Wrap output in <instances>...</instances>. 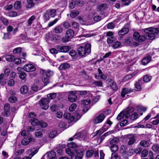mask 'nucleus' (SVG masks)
<instances>
[{
  "instance_id": "nucleus-1",
  "label": "nucleus",
  "mask_w": 159,
  "mask_h": 159,
  "mask_svg": "<svg viewBox=\"0 0 159 159\" xmlns=\"http://www.w3.org/2000/svg\"><path fill=\"white\" fill-rule=\"evenodd\" d=\"M79 54L81 56L88 55L91 52V45L86 43L84 46H80L78 49Z\"/></svg>"
},
{
  "instance_id": "nucleus-2",
  "label": "nucleus",
  "mask_w": 159,
  "mask_h": 159,
  "mask_svg": "<svg viewBox=\"0 0 159 159\" xmlns=\"http://www.w3.org/2000/svg\"><path fill=\"white\" fill-rule=\"evenodd\" d=\"M146 36H148L150 39H154L155 34L159 32V28H148L145 29L144 30Z\"/></svg>"
},
{
  "instance_id": "nucleus-3",
  "label": "nucleus",
  "mask_w": 159,
  "mask_h": 159,
  "mask_svg": "<svg viewBox=\"0 0 159 159\" xmlns=\"http://www.w3.org/2000/svg\"><path fill=\"white\" fill-rule=\"evenodd\" d=\"M89 137L87 131L85 130H82L75 134L73 138L71 137L69 139V140L71 141L74 139H78L81 140H86Z\"/></svg>"
},
{
  "instance_id": "nucleus-4",
  "label": "nucleus",
  "mask_w": 159,
  "mask_h": 159,
  "mask_svg": "<svg viewBox=\"0 0 159 159\" xmlns=\"http://www.w3.org/2000/svg\"><path fill=\"white\" fill-rule=\"evenodd\" d=\"M50 100L47 98H42L39 101V104L41 108L44 110H47L49 107Z\"/></svg>"
},
{
  "instance_id": "nucleus-5",
  "label": "nucleus",
  "mask_w": 159,
  "mask_h": 159,
  "mask_svg": "<svg viewBox=\"0 0 159 159\" xmlns=\"http://www.w3.org/2000/svg\"><path fill=\"white\" fill-rule=\"evenodd\" d=\"M38 149H35L34 148L28 149L26 152V153L29 155V156L25 157L22 159H31V158L38 152Z\"/></svg>"
},
{
  "instance_id": "nucleus-6",
  "label": "nucleus",
  "mask_w": 159,
  "mask_h": 159,
  "mask_svg": "<svg viewBox=\"0 0 159 159\" xmlns=\"http://www.w3.org/2000/svg\"><path fill=\"white\" fill-rule=\"evenodd\" d=\"M77 91H71L68 92V99L70 102H72L76 101L77 99V97L75 95Z\"/></svg>"
},
{
  "instance_id": "nucleus-7",
  "label": "nucleus",
  "mask_w": 159,
  "mask_h": 159,
  "mask_svg": "<svg viewBox=\"0 0 159 159\" xmlns=\"http://www.w3.org/2000/svg\"><path fill=\"white\" fill-rule=\"evenodd\" d=\"M133 37L134 39L139 42L144 41L146 39V37L144 35H140L138 32H135L134 33Z\"/></svg>"
},
{
  "instance_id": "nucleus-8",
  "label": "nucleus",
  "mask_w": 159,
  "mask_h": 159,
  "mask_svg": "<svg viewBox=\"0 0 159 159\" xmlns=\"http://www.w3.org/2000/svg\"><path fill=\"white\" fill-rule=\"evenodd\" d=\"M105 118V116L103 113L98 115L97 116L94 117L93 119V123L97 124L102 122Z\"/></svg>"
},
{
  "instance_id": "nucleus-9",
  "label": "nucleus",
  "mask_w": 159,
  "mask_h": 159,
  "mask_svg": "<svg viewBox=\"0 0 159 159\" xmlns=\"http://www.w3.org/2000/svg\"><path fill=\"white\" fill-rule=\"evenodd\" d=\"M23 70L27 72H32L35 70V67L32 64H27L23 67Z\"/></svg>"
},
{
  "instance_id": "nucleus-10",
  "label": "nucleus",
  "mask_w": 159,
  "mask_h": 159,
  "mask_svg": "<svg viewBox=\"0 0 159 159\" xmlns=\"http://www.w3.org/2000/svg\"><path fill=\"white\" fill-rule=\"evenodd\" d=\"M133 89L130 88H125L122 89L121 93V96L122 98L125 97V95L133 92Z\"/></svg>"
},
{
  "instance_id": "nucleus-11",
  "label": "nucleus",
  "mask_w": 159,
  "mask_h": 159,
  "mask_svg": "<svg viewBox=\"0 0 159 159\" xmlns=\"http://www.w3.org/2000/svg\"><path fill=\"white\" fill-rule=\"evenodd\" d=\"M56 48L60 52H67L69 50L70 48L68 46H61L57 45L56 46Z\"/></svg>"
},
{
  "instance_id": "nucleus-12",
  "label": "nucleus",
  "mask_w": 159,
  "mask_h": 159,
  "mask_svg": "<svg viewBox=\"0 0 159 159\" xmlns=\"http://www.w3.org/2000/svg\"><path fill=\"white\" fill-rule=\"evenodd\" d=\"M64 117L67 120L68 123H71L74 120V116L69 112H66L64 113Z\"/></svg>"
},
{
  "instance_id": "nucleus-13",
  "label": "nucleus",
  "mask_w": 159,
  "mask_h": 159,
  "mask_svg": "<svg viewBox=\"0 0 159 159\" xmlns=\"http://www.w3.org/2000/svg\"><path fill=\"white\" fill-rule=\"evenodd\" d=\"M84 155V152L82 151L80 152L75 151V153L73 156L71 157V159H82Z\"/></svg>"
},
{
  "instance_id": "nucleus-14",
  "label": "nucleus",
  "mask_w": 159,
  "mask_h": 159,
  "mask_svg": "<svg viewBox=\"0 0 159 159\" xmlns=\"http://www.w3.org/2000/svg\"><path fill=\"white\" fill-rule=\"evenodd\" d=\"M33 140H34L33 138L31 137H27L22 140L21 143L23 145H26L32 141Z\"/></svg>"
},
{
  "instance_id": "nucleus-15",
  "label": "nucleus",
  "mask_w": 159,
  "mask_h": 159,
  "mask_svg": "<svg viewBox=\"0 0 159 159\" xmlns=\"http://www.w3.org/2000/svg\"><path fill=\"white\" fill-rule=\"evenodd\" d=\"M74 32L72 30L69 29L67 30L66 31V37L67 39V41H69L70 39L72 38L74 36Z\"/></svg>"
},
{
  "instance_id": "nucleus-16",
  "label": "nucleus",
  "mask_w": 159,
  "mask_h": 159,
  "mask_svg": "<svg viewBox=\"0 0 159 159\" xmlns=\"http://www.w3.org/2000/svg\"><path fill=\"white\" fill-rule=\"evenodd\" d=\"M134 111V108L131 107H129L126 109L124 113V117L126 116L127 118H128L130 116L129 114L133 112Z\"/></svg>"
},
{
  "instance_id": "nucleus-17",
  "label": "nucleus",
  "mask_w": 159,
  "mask_h": 159,
  "mask_svg": "<svg viewBox=\"0 0 159 159\" xmlns=\"http://www.w3.org/2000/svg\"><path fill=\"white\" fill-rule=\"evenodd\" d=\"M153 120L151 122V123L154 125H158L159 123V113L157 114L155 117L152 118Z\"/></svg>"
},
{
  "instance_id": "nucleus-18",
  "label": "nucleus",
  "mask_w": 159,
  "mask_h": 159,
  "mask_svg": "<svg viewBox=\"0 0 159 159\" xmlns=\"http://www.w3.org/2000/svg\"><path fill=\"white\" fill-rule=\"evenodd\" d=\"M127 139L128 140V144L130 145L133 144L135 142V140L134 136L132 135H129L127 137Z\"/></svg>"
},
{
  "instance_id": "nucleus-19",
  "label": "nucleus",
  "mask_w": 159,
  "mask_h": 159,
  "mask_svg": "<svg viewBox=\"0 0 159 159\" xmlns=\"http://www.w3.org/2000/svg\"><path fill=\"white\" fill-rule=\"evenodd\" d=\"M142 81L141 80H139L138 82H136L135 84V90L136 91H139L141 90L142 89Z\"/></svg>"
},
{
  "instance_id": "nucleus-20",
  "label": "nucleus",
  "mask_w": 159,
  "mask_h": 159,
  "mask_svg": "<svg viewBox=\"0 0 159 159\" xmlns=\"http://www.w3.org/2000/svg\"><path fill=\"white\" fill-rule=\"evenodd\" d=\"M129 29L127 28H123L119 31L118 34L119 35H124L127 34L129 32Z\"/></svg>"
},
{
  "instance_id": "nucleus-21",
  "label": "nucleus",
  "mask_w": 159,
  "mask_h": 159,
  "mask_svg": "<svg viewBox=\"0 0 159 159\" xmlns=\"http://www.w3.org/2000/svg\"><path fill=\"white\" fill-rule=\"evenodd\" d=\"M139 145L142 147L146 148L150 146V144L147 141L144 140L140 142Z\"/></svg>"
},
{
  "instance_id": "nucleus-22",
  "label": "nucleus",
  "mask_w": 159,
  "mask_h": 159,
  "mask_svg": "<svg viewBox=\"0 0 159 159\" xmlns=\"http://www.w3.org/2000/svg\"><path fill=\"white\" fill-rule=\"evenodd\" d=\"M43 74L42 81L44 83V85L46 86L49 83V77L47 76L45 74Z\"/></svg>"
},
{
  "instance_id": "nucleus-23",
  "label": "nucleus",
  "mask_w": 159,
  "mask_h": 159,
  "mask_svg": "<svg viewBox=\"0 0 159 159\" xmlns=\"http://www.w3.org/2000/svg\"><path fill=\"white\" fill-rule=\"evenodd\" d=\"M51 40L56 42H59L60 41V37L57 34L52 35L51 38Z\"/></svg>"
},
{
  "instance_id": "nucleus-24",
  "label": "nucleus",
  "mask_w": 159,
  "mask_h": 159,
  "mask_svg": "<svg viewBox=\"0 0 159 159\" xmlns=\"http://www.w3.org/2000/svg\"><path fill=\"white\" fill-rule=\"evenodd\" d=\"M151 57L150 56H147L144 58L142 60V63L145 65L148 64L151 61Z\"/></svg>"
},
{
  "instance_id": "nucleus-25",
  "label": "nucleus",
  "mask_w": 159,
  "mask_h": 159,
  "mask_svg": "<svg viewBox=\"0 0 159 159\" xmlns=\"http://www.w3.org/2000/svg\"><path fill=\"white\" fill-rule=\"evenodd\" d=\"M70 67V65L67 63H64L61 64L59 66V69L61 70H65Z\"/></svg>"
},
{
  "instance_id": "nucleus-26",
  "label": "nucleus",
  "mask_w": 159,
  "mask_h": 159,
  "mask_svg": "<svg viewBox=\"0 0 159 159\" xmlns=\"http://www.w3.org/2000/svg\"><path fill=\"white\" fill-rule=\"evenodd\" d=\"M7 30L8 32H12L13 34H14L17 31V28H15L13 29V28L11 26H9L7 28Z\"/></svg>"
},
{
  "instance_id": "nucleus-27",
  "label": "nucleus",
  "mask_w": 159,
  "mask_h": 159,
  "mask_svg": "<svg viewBox=\"0 0 159 159\" xmlns=\"http://www.w3.org/2000/svg\"><path fill=\"white\" fill-rule=\"evenodd\" d=\"M66 152L69 156H70L71 159L72 157L73 156L75 153V151H72L69 148H66L65 149Z\"/></svg>"
},
{
  "instance_id": "nucleus-28",
  "label": "nucleus",
  "mask_w": 159,
  "mask_h": 159,
  "mask_svg": "<svg viewBox=\"0 0 159 159\" xmlns=\"http://www.w3.org/2000/svg\"><path fill=\"white\" fill-rule=\"evenodd\" d=\"M136 73L133 72L131 74H129L126 75L123 78V80L125 81L129 80L134 76Z\"/></svg>"
},
{
  "instance_id": "nucleus-29",
  "label": "nucleus",
  "mask_w": 159,
  "mask_h": 159,
  "mask_svg": "<svg viewBox=\"0 0 159 159\" xmlns=\"http://www.w3.org/2000/svg\"><path fill=\"white\" fill-rule=\"evenodd\" d=\"M42 74H45L49 78L50 76H52L53 75V72L51 70H48L46 71L44 70H42L41 71Z\"/></svg>"
},
{
  "instance_id": "nucleus-30",
  "label": "nucleus",
  "mask_w": 159,
  "mask_h": 159,
  "mask_svg": "<svg viewBox=\"0 0 159 159\" xmlns=\"http://www.w3.org/2000/svg\"><path fill=\"white\" fill-rule=\"evenodd\" d=\"M28 90V87L26 85L22 86L20 89L21 93L22 94H25L26 93Z\"/></svg>"
},
{
  "instance_id": "nucleus-31",
  "label": "nucleus",
  "mask_w": 159,
  "mask_h": 159,
  "mask_svg": "<svg viewBox=\"0 0 159 159\" xmlns=\"http://www.w3.org/2000/svg\"><path fill=\"white\" fill-rule=\"evenodd\" d=\"M79 14V12L78 11L74 10L71 11L70 16L72 18H75Z\"/></svg>"
},
{
  "instance_id": "nucleus-32",
  "label": "nucleus",
  "mask_w": 159,
  "mask_h": 159,
  "mask_svg": "<svg viewBox=\"0 0 159 159\" xmlns=\"http://www.w3.org/2000/svg\"><path fill=\"white\" fill-rule=\"evenodd\" d=\"M19 75V77L22 80H24V81L26 80V74L24 72H21L18 73Z\"/></svg>"
},
{
  "instance_id": "nucleus-33",
  "label": "nucleus",
  "mask_w": 159,
  "mask_h": 159,
  "mask_svg": "<svg viewBox=\"0 0 159 159\" xmlns=\"http://www.w3.org/2000/svg\"><path fill=\"white\" fill-rule=\"evenodd\" d=\"M55 32L57 34L61 33L62 31V29L61 25H58L54 28Z\"/></svg>"
},
{
  "instance_id": "nucleus-34",
  "label": "nucleus",
  "mask_w": 159,
  "mask_h": 159,
  "mask_svg": "<svg viewBox=\"0 0 159 159\" xmlns=\"http://www.w3.org/2000/svg\"><path fill=\"white\" fill-rule=\"evenodd\" d=\"M107 7V5L104 4H100L98 7V11H103Z\"/></svg>"
},
{
  "instance_id": "nucleus-35",
  "label": "nucleus",
  "mask_w": 159,
  "mask_h": 159,
  "mask_svg": "<svg viewBox=\"0 0 159 159\" xmlns=\"http://www.w3.org/2000/svg\"><path fill=\"white\" fill-rule=\"evenodd\" d=\"M152 77L151 76L147 75L143 76V80L145 82H148L151 80Z\"/></svg>"
},
{
  "instance_id": "nucleus-36",
  "label": "nucleus",
  "mask_w": 159,
  "mask_h": 159,
  "mask_svg": "<svg viewBox=\"0 0 159 159\" xmlns=\"http://www.w3.org/2000/svg\"><path fill=\"white\" fill-rule=\"evenodd\" d=\"M30 122L31 125L33 126L39 125V121L36 118H33L31 120Z\"/></svg>"
},
{
  "instance_id": "nucleus-37",
  "label": "nucleus",
  "mask_w": 159,
  "mask_h": 159,
  "mask_svg": "<svg viewBox=\"0 0 159 159\" xmlns=\"http://www.w3.org/2000/svg\"><path fill=\"white\" fill-rule=\"evenodd\" d=\"M117 119L118 120L120 119L124 120L125 118H127L126 116L124 117V112H121L117 116Z\"/></svg>"
},
{
  "instance_id": "nucleus-38",
  "label": "nucleus",
  "mask_w": 159,
  "mask_h": 159,
  "mask_svg": "<svg viewBox=\"0 0 159 159\" xmlns=\"http://www.w3.org/2000/svg\"><path fill=\"white\" fill-rule=\"evenodd\" d=\"M49 15L52 17H54L56 14V11L55 9H49L48 10Z\"/></svg>"
},
{
  "instance_id": "nucleus-39",
  "label": "nucleus",
  "mask_w": 159,
  "mask_h": 159,
  "mask_svg": "<svg viewBox=\"0 0 159 159\" xmlns=\"http://www.w3.org/2000/svg\"><path fill=\"white\" fill-rule=\"evenodd\" d=\"M119 139L117 138H115L111 140L110 142V144L111 146L116 145V143L118 141Z\"/></svg>"
},
{
  "instance_id": "nucleus-40",
  "label": "nucleus",
  "mask_w": 159,
  "mask_h": 159,
  "mask_svg": "<svg viewBox=\"0 0 159 159\" xmlns=\"http://www.w3.org/2000/svg\"><path fill=\"white\" fill-rule=\"evenodd\" d=\"M6 60L9 62H11L14 59V57L12 55H9L6 56Z\"/></svg>"
},
{
  "instance_id": "nucleus-41",
  "label": "nucleus",
  "mask_w": 159,
  "mask_h": 159,
  "mask_svg": "<svg viewBox=\"0 0 159 159\" xmlns=\"http://www.w3.org/2000/svg\"><path fill=\"white\" fill-rule=\"evenodd\" d=\"M120 152L123 154L122 156H123L124 155L126 157L127 156V154H126V152L125 150V146H122L120 148Z\"/></svg>"
},
{
  "instance_id": "nucleus-42",
  "label": "nucleus",
  "mask_w": 159,
  "mask_h": 159,
  "mask_svg": "<svg viewBox=\"0 0 159 159\" xmlns=\"http://www.w3.org/2000/svg\"><path fill=\"white\" fill-rule=\"evenodd\" d=\"M57 96V94L55 93H52L48 94L47 95V98L49 100L55 98Z\"/></svg>"
},
{
  "instance_id": "nucleus-43",
  "label": "nucleus",
  "mask_w": 159,
  "mask_h": 159,
  "mask_svg": "<svg viewBox=\"0 0 159 159\" xmlns=\"http://www.w3.org/2000/svg\"><path fill=\"white\" fill-rule=\"evenodd\" d=\"M90 100L89 99L82 100L81 101V104L85 105H87L90 103Z\"/></svg>"
},
{
  "instance_id": "nucleus-44",
  "label": "nucleus",
  "mask_w": 159,
  "mask_h": 159,
  "mask_svg": "<svg viewBox=\"0 0 159 159\" xmlns=\"http://www.w3.org/2000/svg\"><path fill=\"white\" fill-rule=\"evenodd\" d=\"M56 153L53 151H51L50 152L48 153V156L49 157V158L56 157Z\"/></svg>"
},
{
  "instance_id": "nucleus-45",
  "label": "nucleus",
  "mask_w": 159,
  "mask_h": 159,
  "mask_svg": "<svg viewBox=\"0 0 159 159\" xmlns=\"http://www.w3.org/2000/svg\"><path fill=\"white\" fill-rule=\"evenodd\" d=\"M14 7L16 9H20L21 7L20 2L19 1H16L14 4Z\"/></svg>"
},
{
  "instance_id": "nucleus-46",
  "label": "nucleus",
  "mask_w": 159,
  "mask_h": 159,
  "mask_svg": "<svg viewBox=\"0 0 159 159\" xmlns=\"http://www.w3.org/2000/svg\"><path fill=\"white\" fill-rule=\"evenodd\" d=\"M152 150L155 152L159 153V146L157 145H154L152 147Z\"/></svg>"
},
{
  "instance_id": "nucleus-47",
  "label": "nucleus",
  "mask_w": 159,
  "mask_h": 159,
  "mask_svg": "<svg viewBox=\"0 0 159 159\" xmlns=\"http://www.w3.org/2000/svg\"><path fill=\"white\" fill-rule=\"evenodd\" d=\"M76 107V104L75 103H73L70 107L69 111L70 112H72L75 110Z\"/></svg>"
},
{
  "instance_id": "nucleus-48",
  "label": "nucleus",
  "mask_w": 159,
  "mask_h": 159,
  "mask_svg": "<svg viewBox=\"0 0 159 159\" xmlns=\"http://www.w3.org/2000/svg\"><path fill=\"white\" fill-rule=\"evenodd\" d=\"M35 17L34 15L32 16L28 20V26H30L32 24L33 21L34 20Z\"/></svg>"
},
{
  "instance_id": "nucleus-49",
  "label": "nucleus",
  "mask_w": 159,
  "mask_h": 159,
  "mask_svg": "<svg viewBox=\"0 0 159 159\" xmlns=\"http://www.w3.org/2000/svg\"><path fill=\"white\" fill-rule=\"evenodd\" d=\"M67 146L69 147L72 148H76L77 147V144L73 142H71L70 143H68L67 144Z\"/></svg>"
},
{
  "instance_id": "nucleus-50",
  "label": "nucleus",
  "mask_w": 159,
  "mask_h": 159,
  "mask_svg": "<svg viewBox=\"0 0 159 159\" xmlns=\"http://www.w3.org/2000/svg\"><path fill=\"white\" fill-rule=\"evenodd\" d=\"M57 134V132L56 131L54 130L51 131L49 135V138L52 139L54 138Z\"/></svg>"
},
{
  "instance_id": "nucleus-51",
  "label": "nucleus",
  "mask_w": 159,
  "mask_h": 159,
  "mask_svg": "<svg viewBox=\"0 0 159 159\" xmlns=\"http://www.w3.org/2000/svg\"><path fill=\"white\" fill-rule=\"evenodd\" d=\"M94 153V152L93 150L88 151L86 153V157H90L92 156Z\"/></svg>"
},
{
  "instance_id": "nucleus-52",
  "label": "nucleus",
  "mask_w": 159,
  "mask_h": 159,
  "mask_svg": "<svg viewBox=\"0 0 159 159\" xmlns=\"http://www.w3.org/2000/svg\"><path fill=\"white\" fill-rule=\"evenodd\" d=\"M110 148L112 152H115L118 150V147L117 145L111 146Z\"/></svg>"
},
{
  "instance_id": "nucleus-53",
  "label": "nucleus",
  "mask_w": 159,
  "mask_h": 159,
  "mask_svg": "<svg viewBox=\"0 0 159 159\" xmlns=\"http://www.w3.org/2000/svg\"><path fill=\"white\" fill-rule=\"evenodd\" d=\"M93 84L97 87H102V83L101 81H96L93 82Z\"/></svg>"
},
{
  "instance_id": "nucleus-54",
  "label": "nucleus",
  "mask_w": 159,
  "mask_h": 159,
  "mask_svg": "<svg viewBox=\"0 0 159 159\" xmlns=\"http://www.w3.org/2000/svg\"><path fill=\"white\" fill-rule=\"evenodd\" d=\"M111 88L114 91H116L118 89L116 84L113 81L111 82Z\"/></svg>"
},
{
  "instance_id": "nucleus-55",
  "label": "nucleus",
  "mask_w": 159,
  "mask_h": 159,
  "mask_svg": "<svg viewBox=\"0 0 159 159\" xmlns=\"http://www.w3.org/2000/svg\"><path fill=\"white\" fill-rule=\"evenodd\" d=\"M125 118L124 120H122L120 124V125L121 126H124L126 125L128 123V120Z\"/></svg>"
},
{
  "instance_id": "nucleus-56",
  "label": "nucleus",
  "mask_w": 159,
  "mask_h": 159,
  "mask_svg": "<svg viewBox=\"0 0 159 159\" xmlns=\"http://www.w3.org/2000/svg\"><path fill=\"white\" fill-rule=\"evenodd\" d=\"M9 101L11 103H14L16 101L17 99L16 97L12 96L9 98Z\"/></svg>"
},
{
  "instance_id": "nucleus-57",
  "label": "nucleus",
  "mask_w": 159,
  "mask_h": 159,
  "mask_svg": "<svg viewBox=\"0 0 159 159\" xmlns=\"http://www.w3.org/2000/svg\"><path fill=\"white\" fill-rule=\"evenodd\" d=\"M58 20V18L55 19L54 20L50 21L48 24V26L50 27L55 24Z\"/></svg>"
},
{
  "instance_id": "nucleus-58",
  "label": "nucleus",
  "mask_w": 159,
  "mask_h": 159,
  "mask_svg": "<svg viewBox=\"0 0 159 159\" xmlns=\"http://www.w3.org/2000/svg\"><path fill=\"white\" fill-rule=\"evenodd\" d=\"M138 114L137 113L134 112L133 113L131 116V119L133 120H134L138 118Z\"/></svg>"
},
{
  "instance_id": "nucleus-59",
  "label": "nucleus",
  "mask_w": 159,
  "mask_h": 159,
  "mask_svg": "<svg viewBox=\"0 0 159 159\" xmlns=\"http://www.w3.org/2000/svg\"><path fill=\"white\" fill-rule=\"evenodd\" d=\"M39 125L42 128H46L48 125L47 123L43 122L42 120L39 121Z\"/></svg>"
},
{
  "instance_id": "nucleus-60",
  "label": "nucleus",
  "mask_w": 159,
  "mask_h": 159,
  "mask_svg": "<svg viewBox=\"0 0 159 159\" xmlns=\"http://www.w3.org/2000/svg\"><path fill=\"white\" fill-rule=\"evenodd\" d=\"M49 16L50 15L48 13V10L46 11L44 14V19L46 21L48 20H49Z\"/></svg>"
},
{
  "instance_id": "nucleus-61",
  "label": "nucleus",
  "mask_w": 159,
  "mask_h": 159,
  "mask_svg": "<svg viewBox=\"0 0 159 159\" xmlns=\"http://www.w3.org/2000/svg\"><path fill=\"white\" fill-rule=\"evenodd\" d=\"M34 135L36 137L41 138L43 137V134L42 132L40 131H38L35 133Z\"/></svg>"
},
{
  "instance_id": "nucleus-62",
  "label": "nucleus",
  "mask_w": 159,
  "mask_h": 159,
  "mask_svg": "<svg viewBox=\"0 0 159 159\" xmlns=\"http://www.w3.org/2000/svg\"><path fill=\"white\" fill-rule=\"evenodd\" d=\"M120 44L121 43L120 42L117 41L114 43L112 47L114 48H117L120 46Z\"/></svg>"
},
{
  "instance_id": "nucleus-63",
  "label": "nucleus",
  "mask_w": 159,
  "mask_h": 159,
  "mask_svg": "<svg viewBox=\"0 0 159 159\" xmlns=\"http://www.w3.org/2000/svg\"><path fill=\"white\" fill-rule=\"evenodd\" d=\"M72 26L75 29H78L79 26V24L75 22H73L72 23Z\"/></svg>"
},
{
  "instance_id": "nucleus-64",
  "label": "nucleus",
  "mask_w": 159,
  "mask_h": 159,
  "mask_svg": "<svg viewBox=\"0 0 159 159\" xmlns=\"http://www.w3.org/2000/svg\"><path fill=\"white\" fill-rule=\"evenodd\" d=\"M111 159H120V158L118 157L116 153H112L111 156Z\"/></svg>"
}]
</instances>
